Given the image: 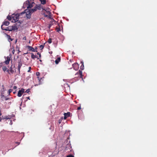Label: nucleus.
Masks as SVG:
<instances>
[{"label": "nucleus", "instance_id": "1", "mask_svg": "<svg viewBox=\"0 0 157 157\" xmlns=\"http://www.w3.org/2000/svg\"><path fill=\"white\" fill-rule=\"evenodd\" d=\"M33 0H28L24 3V5L27 8H30L33 6V4H34V2L33 1Z\"/></svg>", "mask_w": 157, "mask_h": 157}, {"label": "nucleus", "instance_id": "2", "mask_svg": "<svg viewBox=\"0 0 157 157\" xmlns=\"http://www.w3.org/2000/svg\"><path fill=\"white\" fill-rule=\"evenodd\" d=\"M1 29L3 30H5L6 31H12L13 30H15L17 29V28L15 26H10L7 27L6 29H4V27L2 26V25L1 26Z\"/></svg>", "mask_w": 157, "mask_h": 157}, {"label": "nucleus", "instance_id": "3", "mask_svg": "<svg viewBox=\"0 0 157 157\" xmlns=\"http://www.w3.org/2000/svg\"><path fill=\"white\" fill-rule=\"evenodd\" d=\"M19 15L18 14L13 15L12 18L14 22H15L18 21V19L19 18Z\"/></svg>", "mask_w": 157, "mask_h": 157}, {"label": "nucleus", "instance_id": "4", "mask_svg": "<svg viewBox=\"0 0 157 157\" xmlns=\"http://www.w3.org/2000/svg\"><path fill=\"white\" fill-rule=\"evenodd\" d=\"M25 13H26V15L27 19H29L30 18L31 14H32L31 12L28 10V11H27L26 12H25V13L24 12H22L21 14H24Z\"/></svg>", "mask_w": 157, "mask_h": 157}, {"label": "nucleus", "instance_id": "5", "mask_svg": "<svg viewBox=\"0 0 157 157\" xmlns=\"http://www.w3.org/2000/svg\"><path fill=\"white\" fill-rule=\"evenodd\" d=\"M75 75H76L77 77H79L80 78H81L82 79V71L80 70H79L75 74Z\"/></svg>", "mask_w": 157, "mask_h": 157}, {"label": "nucleus", "instance_id": "6", "mask_svg": "<svg viewBox=\"0 0 157 157\" xmlns=\"http://www.w3.org/2000/svg\"><path fill=\"white\" fill-rule=\"evenodd\" d=\"M17 63H18L17 69L18 70L19 72L20 73V69L22 65V63L21 59L18 60Z\"/></svg>", "mask_w": 157, "mask_h": 157}, {"label": "nucleus", "instance_id": "7", "mask_svg": "<svg viewBox=\"0 0 157 157\" xmlns=\"http://www.w3.org/2000/svg\"><path fill=\"white\" fill-rule=\"evenodd\" d=\"M71 147L70 144H67L65 147V151H68V152H69L71 151Z\"/></svg>", "mask_w": 157, "mask_h": 157}, {"label": "nucleus", "instance_id": "8", "mask_svg": "<svg viewBox=\"0 0 157 157\" xmlns=\"http://www.w3.org/2000/svg\"><path fill=\"white\" fill-rule=\"evenodd\" d=\"M25 89L23 88H21L20 90H19L17 94V96L20 97L21 96L22 94L24 93Z\"/></svg>", "mask_w": 157, "mask_h": 157}, {"label": "nucleus", "instance_id": "9", "mask_svg": "<svg viewBox=\"0 0 157 157\" xmlns=\"http://www.w3.org/2000/svg\"><path fill=\"white\" fill-rule=\"evenodd\" d=\"M73 68L75 71H77L79 68V65L77 63H75L72 64Z\"/></svg>", "mask_w": 157, "mask_h": 157}, {"label": "nucleus", "instance_id": "10", "mask_svg": "<svg viewBox=\"0 0 157 157\" xmlns=\"http://www.w3.org/2000/svg\"><path fill=\"white\" fill-rule=\"evenodd\" d=\"M9 74H13V73L14 71L13 69L12 65L10 67L9 70H7V71Z\"/></svg>", "mask_w": 157, "mask_h": 157}, {"label": "nucleus", "instance_id": "11", "mask_svg": "<svg viewBox=\"0 0 157 157\" xmlns=\"http://www.w3.org/2000/svg\"><path fill=\"white\" fill-rule=\"evenodd\" d=\"M26 47L29 51H31L33 52H37L35 50V49H34V48H33L31 46H27Z\"/></svg>", "mask_w": 157, "mask_h": 157}, {"label": "nucleus", "instance_id": "12", "mask_svg": "<svg viewBox=\"0 0 157 157\" xmlns=\"http://www.w3.org/2000/svg\"><path fill=\"white\" fill-rule=\"evenodd\" d=\"M6 58V60L4 62L6 65H8L9 63V62L10 60V58L9 56H7Z\"/></svg>", "mask_w": 157, "mask_h": 157}, {"label": "nucleus", "instance_id": "13", "mask_svg": "<svg viewBox=\"0 0 157 157\" xmlns=\"http://www.w3.org/2000/svg\"><path fill=\"white\" fill-rule=\"evenodd\" d=\"M64 119H66L67 117H69L70 115V113L68 112L67 113H64Z\"/></svg>", "mask_w": 157, "mask_h": 157}, {"label": "nucleus", "instance_id": "14", "mask_svg": "<svg viewBox=\"0 0 157 157\" xmlns=\"http://www.w3.org/2000/svg\"><path fill=\"white\" fill-rule=\"evenodd\" d=\"M47 13L48 14V15H47L45 14V13L44 14V16L45 17H48L49 18H50L51 17V15H50L51 14V13L49 11H46Z\"/></svg>", "mask_w": 157, "mask_h": 157}, {"label": "nucleus", "instance_id": "15", "mask_svg": "<svg viewBox=\"0 0 157 157\" xmlns=\"http://www.w3.org/2000/svg\"><path fill=\"white\" fill-rule=\"evenodd\" d=\"M10 23L9 21H5L3 22L2 25V26H3V25H4L8 26L9 25Z\"/></svg>", "mask_w": 157, "mask_h": 157}, {"label": "nucleus", "instance_id": "16", "mask_svg": "<svg viewBox=\"0 0 157 157\" xmlns=\"http://www.w3.org/2000/svg\"><path fill=\"white\" fill-rule=\"evenodd\" d=\"M35 7L37 10H40L42 8V6L40 4L39 5H36Z\"/></svg>", "mask_w": 157, "mask_h": 157}, {"label": "nucleus", "instance_id": "17", "mask_svg": "<svg viewBox=\"0 0 157 157\" xmlns=\"http://www.w3.org/2000/svg\"><path fill=\"white\" fill-rule=\"evenodd\" d=\"M29 10L31 12V13H33L34 12L36 11L37 10L36 8L35 7H34V8L31 9L30 10Z\"/></svg>", "mask_w": 157, "mask_h": 157}, {"label": "nucleus", "instance_id": "18", "mask_svg": "<svg viewBox=\"0 0 157 157\" xmlns=\"http://www.w3.org/2000/svg\"><path fill=\"white\" fill-rule=\"evenodd\" d=\"M61 60L60 57H58L57 59L55 60V62L56 64H58L60 62Z\"/></svg>", "mask_w": 157, "mask_h": 157}, {"label": "nucleus", "instance_id": "19", "mask_svg": "<svg viewBox=\"0 0 157 157\" xmlns=\"http://www.w3.org/2000/svg\"><path fill=\"white\" fill-rule=\"evenodd\" d=\"M81 63L82 64V65L80 66V69L82 70H83L84 69L83 62L82 61H81Z\"/></svg>", "mask_w": 157, "mask_h": 157}, {"label": "nucleus", "instance_id": "20", "mask_svg": "<svg viewBox=\"0 0 157 157\" xmlns=\"http://www.w3.org/2000/svg\"><path fill=\"white\" fill-rule=\"evenodd\" d=\"M42 4L44 5L46 4V0H40Z\"/></svg>", "mask_w": 157, "mask_h": 157}, {"label": "nucleus", "instance_id": "21", "mask_svg": "<svg viewBox=\"0 0 157 157\" xmlns=\"http://www.w3.org/2000/svg\"><path fill=\"white\" fill-rule=\"evenodd\" d=\"M31 57L33 59H34L35 58L37 57L36 56L34 55L33 53H31Z\"/></svg>", "mask_w": 157, "mask_h": 157}, {"label": "nucleus", "instance_id": "22", "mask_svg": "<svg viewBox=\"0 0 157 157\" xmlns=\"http://www.w3.org/2000/svg\"><path fill=\"white\" fill-rule=\"evenodd\" d=\"M56 30L57 32H59V31H60V28L59 26L58 27V26L56 27Z\"/></svg>", "mask_w": 157, "mask_h": 157}, {"label": "nucleus", "instance_id": "23", "mask_svg": "<svg viewBox=\"0 0 157 157\" xmlns=\"http://www.w3.org/2000/svg\"><path fill=\"white\" fill-rule=\"evenodd\" d=\"M7 36L9 40H10V41H12L13 40V39L10 38V36L9 35H7Z\"/></svg>", "mask_w": 157, "mask_h": 157}, {"label": "nucleus", "instance_id": "24", "mask_svg": "<svg viewBox=\"0 0 157 157\" xmlns=\"http://www.w3.org/2000/svg\"><path fill=\"white\" fill-rule=\"evenodd\" d=\"M7 18L10 21L12 19V17L8 15L7 17Z\"/></svg>", "mask_w": 157, "mask_h": 157}, {"label": "nucleus", "instance_id": "25", "mask_svg": "<svg viewBox=\"0 0 157 157\" xmlns=\"http://www.w3.org/2000/svg\"><path fill=\"white\" fill-rule=\"evenodd\" d=\"M7 69V68L6 66L2 68V70L4 71H6Z\"/></svg>", "mask_w": 157, "mask_h": 157}, {"label": "nucleus", "instance_id": "26", "mask_svg": "<svg viewBox=\"0 0 157 157\" xmlns=\"http://www.w3.org/2000/svg\"><path fill=\"white\" fill-rule=\"evenodd\" d=\"M52 39L51 38H49L48 40V43L49 44H51L52 42Z\"/></svg>", "mask_w": 157, "mask_h": 157}, {"label": "nucleus", "instance_id": "27", "mask_svg": "<svg viewBox=\"0 0 157 157\" xmlns=\"http://www.w3.org/2000/svg\"><path fill=\"white\" fill-rule=\"evenodd\" d=\"M2 119H8V117L7 116H5L4 117H3V116H2Z\"/></svg>", "mask_w": 157, "mask_h": 157}, {"label": "nucleus", "instance_id": "28", "mask_svg": "<svg viewBox=\"0 0 157 157\" xmlns=\"http://www.w3.org/2000/svg\"><path fill=\"white\" fill-rule=\"evenodd\" d=\"M44 45H40V46L39 47L40 48H41V49H42L44 48Z\"/></svg>", "mask_w": 157, "mask_h": 157}, {"label": "nucleus", "instance_id": "29", "mask_svg": "<svg viewBox=\"0 0 157 157\" xmlns=\"http://www.w3.org/2000/svg\"><path fill=\"white\" fill-rule=\"evenodd\" d=\"M67 157H74V156L71 155H68L67 156Z\"/></svg>", "mask_w": 157, "mask_h": 157}, {"label": "nucleus", "instance_id": "30", "mask_svg": "<svg viewBox=\"0 0 157 157\" xmlns=\"http://www.w3.org/2000/svg\"><path fill=\"white\" fill-rule=\"evenodd\" d=\"M30 90L29 89H28L26 90L25 92L27 93H29L30 92Z\"/></svg>", "mask_w": 157, "mask_h": 157}, {"label": "nucleus", "instance_id": "31", "mask_svg": "<svg viewBox=\"0 0 157 157\" xmlns=\"http://www.w3.org/2000/svg\"><path fill=\"white\" fill-rule=\"evenodd\" d=\"M36 75L37 76H39L40 75V73L39 72H36Z\"/></svg>", "mask_w": 157, "mask_h": 157}, {"label": "nucleus", "instance_id": "32", "mask_svg": "<svg viewBox=\"0 0 157 157\" xmlns=\"http://www.w3.org/2000/svg\"><path fill=\"white\" fill-rule=\"evenodd\" d=\"M12 90L11 89H9L8 91V93L10 94L12 92Z\"/></svg>", "mask_w": 157, "mask_h": 157}, {"label": "nucleus", "instance_id": "33", "mask_svg": "<svg viewBox=\"0 0 157 157\" xmlns=\"http://www.w3.org/2000/svg\"><path fill=\"white\" fill-rule=\"evenodd\" d=\"M29 70L28 71V72H30V70L31 69V67H29Z\"/></svg>", "mask_w": 157, "mask_h": 157}, {"label": "nucleus", "instance_id": "34", "mask_svg": "<svg viewBox=\"0 0 157 157\" xmlns=\"http://www.w3.org/2000/svg\"><path fill=\"white\" fill-rule=\"evenodd\" d=\"M81 109V106H79V107H78L77 109L78 110H80Z\"/></svg>", "mask_w": 157, "mask_h": 157}, {"label": "nucleus", "instance_id": "35", "mask_svg": "<svg viewBox=\"0 0 157 157\" xmlns=\"http://www.w3.org/2000/svg\"><path fill=\"white\" fill-rule=\"evenodd\" d=\"M23 40H26V36L24 37L23 38Z\"/></svg>", "mask_w": 157, "mask_h": 157}, {"label": "nucleus", "instance_id": "36", "mask_svg": "<svg viewBox=\"0 0 157 157\" xmlns=\"http://www.w3.org/2000/svg\"><path fill=\"white\" fill-rule=\"evenodd\" d=\"M14 89L15 90L17 88V87L16 86H14L13 87Z\"/></svg>", "mask_w": 157, "mask_h": 157}, {"label": "nucleus", "instance_id": "37", "mask_svg": "<svg viewBox=\"0 0 157 157\" xmlns=\"http://www.w3.org/2000/svg\"><path fill=\"white\" fill-rule=\"evenodd\" d=\"M61 121H62V120H59V124L61 123Z\"/></svg>", "mask_w": 157, "mask_h": 157}, {"label": "nucleus", "instance_id": "38", "mask_svg": "<svg viewBox=\"0 0 157 157\" xmlns=\"http://www.w3.org/2000/svg\"><path fill=\"white\" fill-rule=\"evenodd\" d=\"M12 53L13 54H14V52H15V50L14 49H13V50L12 51Z\"/></svg>", "mask_w": 157, "mask_h": 157}, {"label": "nucleus", "instance_id": "39", "mask_svg": "<svg viewBox=\"0 0 157 157\" xmlns=\"http://www.w3.org/2000/svg\"><path fill=\"white\" fill-rule=\"evenodd\" d=\"M15 143L17 144L18 145H19L20 144V142H16Z\"/></svg>", "mask_w": 157, "mask_h": 157}, {"label": "nucleus", "instance_id": "40", "mask_svg": "<svg viewBox=\"0 0 157 157\" xmlns=\"http://www.w3.org/2000/svg\"><path fill=\"white\" fill-rule=\"evenodd\" d=\"M39 58H37L38 59H39V58H41V55H40V54H39Z\"/></svg>", "mask_w": 157, "mask_h": 157}, {"label": "nucleus", "instance_id": "41", "mask_svg": "<svg viewBox=\"0 0 157 157\" xmlns=\"http://www.w3.org/2000/svg\"><path fill=\"white\" fill-rule=\"evenodd\" d=\"M9 99V98H6L5 100L6 101V100H8Z\"/></svg>", "mask_w": 157, "mask_h": 157}, {"label": "nucleus", "instance_id": "42", "mask_svg": "<svg viewBox=\"0 0 157 157\" xmlns=\"http://www.w3.org/2000/svg\"><path fill=\"white\" fill-rule=\"evenodd\" d=\"M2 119V117H0V122L1 121Z\"/></svg>", "mask_w": 157, "mask_h": 157}, {"label": "nucleus", "instance_id": "43", "mask_svg": "<svg viewBox=\"0 0 157 157\" xmlns=\"http://www.w3.org/2000/svg\"><path fill=\"white\" fill-rule=\"evenodd\" d=\"M37 48L36 47L34 49H35V50L36 51V50H37Z\"/></svg>", "mask_w": 157, "mask_h": 157}, {"label": "nucleus", "instance_id": "44", "mask_svg": "<svg viewBox=\"0 0 157 157\" xmlns=\"http://www.w3.org/2000/svg\"><path fill=\"white\" fill-rule=\"evenodd\" d=\"M29 98L30 97H27V98L30 100V99Z\"/></svg>", "mask_w": 157, "mask_h": 157}, {"label": "nucleus", "instance_id": "45", "mask_svg": "<svg viewBox=\"0 0 157 157\" xmlns=\"http://www.w3.org/2000/svg\"><path fill=\"white\" fill-rule=\"evenodd\" d=\"M15 93H16V91L14 92H13V93L14 94H15Z\"/></svg>", "mask_w": 157, "mask_h": 157}, {"label": "nucleus", "instance_id": "46", "mask_svg": "<svg viewBox=\"0 0 157 157\" xmlns=\"http://www.w3.org/2000/svg\"><path fill=\"white\" fill-rule=\"evenodd\" d=\"M39 54H40V53H39V52H38V53H37V54H38V55H39Z\"/></svg>", "mask_w": 157, "mask_h": 157}, {"label": "nucleus", "instance_id": "47", "mask_svg": "<svg viewBox=\"0 0 157 157\" xmlns=\"http://www.w3.org/2000/svg\"><path fill=\"white\" fill-rule=\"evenodd\" d=\"M40 62H41L42 61V60H40Z\"/></svg>", "mask_w": 157, "mask_h": 157}, {"label": "nucleus", "instance_id": "48", "mask_svg": "<svg viewBox=\"0 0 157 157\" xmlns=\"http://www.w3.org/2000/svg\"><path fill=\"white\" fill-rule=\"evenodd\" d=\"M27 11V10H25V11Z\"/></svg>", "mask_w": 157, "mask_h": 157}]
</instances>
